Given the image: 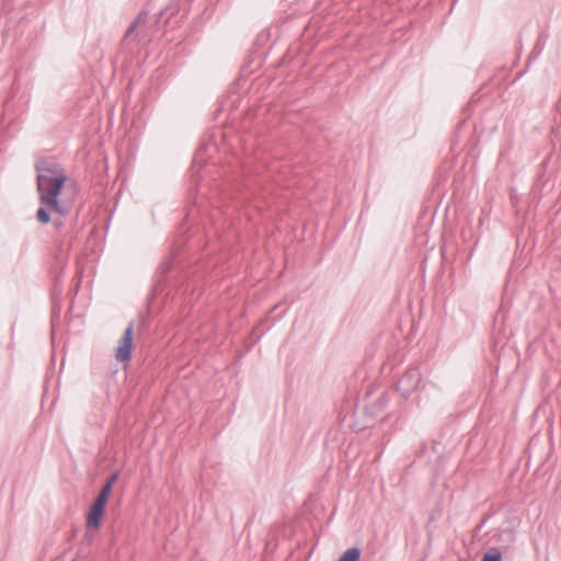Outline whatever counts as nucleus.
<instances>
[{
  "mask_svg": "<svg viewBox=\"0 0 561 561\" xmlns=\"http://www.w3.org/2000/svg\"><path fill=\"white\" fill-rule=\"evenodd\" d=\"M148 13L142 11L138 14L136 20L127 28L125 36L130 37L135 34L136 37L145 38L148 35L147 30Z\"/></svg>",
  "mask_w": 561,
  "mask_h": 561,
  "instance_id": "39448f33",
  "label": "nucleus"
},
{
  "mask_svg": "<svg viewBox=\"0 0 561 561\" xmlns=\"http://www.w3.org/2000/svg\"><path fill=\"white\" fill-rule=\"evenodd\" d=\"M54 225L57 227V228H60L62 226V220L61 219H54Z\"/></svg>",
  "mask_w": 561,
  "mask_h": 561,
  "instance_id": "1a4fd4ad",
  "label": "nucleus"
},
{
  "mask_svg": "<svg viewBox=\"0 0 561 561\" xmlns=\"http://www.w3.org/2000/svg\"><path fill=\"white\" fill-rule=\"evenodd\" d=\"M118 474L112 473L105 481L104 485L102 486L101 491H105V494L110 495L112 491L113 484L116 482Z\"/></svg>",
  "mask_w": 561,
  "mask_h": 561,
  "instance_id": "6e6552de",
  "label": "nucleus"
},
{
  "mask_svg": "<svg viewBox=\"0 0 561 561\" xmlns=\"http://www.w3.org/2000/svg\"><path fill=\"white\" fill-rule=\"evenodd\" d=\"M380 400L382 401V405H386V403H387V401H388V397H387V394H382V396L380 397Z\"/></svg>",
  "mask_w": 561,
  "mask_h": 561,
  "instance_id": "9d476101",
  "label": "nucleus"
},
{
  "mask_svg": "<svg viewBox=\"0 0 561 561\" xmlns=\"http://www.w3.org/2000/svg\"><path fill=\"white\" fill-rule=\"evenodd\" d=\"M108 496L105 491H100L88 513L87 524L89 527L99 528Z\"/></svg>",
  "mask_w": 561,
  "mask_h": 561,
  "instance_id": "7ed1b4c3",
  "label": "nucleus"
},
{
  "mask_svg": "<svg viewBox=\"0 0 561 561\" xmlns=\"http://www.w3.org/2000/svg\"><path fill=\"white\" fill-rule=\"evenodd\" d=\"M134 324L129 323L119 341V346L116 350L115 357L118 362H126L130 358V351L133 346Z\"/></svg>",
  "mask_w": 561,
  "mask_h": 561,
  "instance_id": "20e7f679",
  "label": "nucleus"
},
{
  "mask_svg": "<svg viewBox=\"0 0 561 561\" xmlns=\"http://www.w3.org/2000/svg\"><path fill=\"white\" fill-rule=\"evenodd\" d=\"M481 561H502V552L497 548H491L484 553Z\"/></svg>",
  "mask_w": 561,
  "mask_h": 561,
  "instance_id": "0eeeda50",
  "label": "nucleus"
},
{
  "mask_svg": "<svg viewBox=\"0 0 561 561\" xmlns=\"http://www.w3.org/2000/svg\"><path fill=\"white\" fill-rule=\"evenodd\" d=\"M360 549L358 547H352L345 550L337 561H359Z\"/></svg>",
  "mask_w": 561,
  "mask_h": 561,
  "instance_id": "423d86ee",
  "label": "nucleus"
},
{
  "mask_svg": "<svg viewBox=\"0 0 561 561\" xmlns=\"http://www.w3.org/2000/svg\"><path fill=\"white\" fill-rule=\"evenodd\" d=\"M422 380V374L419 368L408 369L398 381V390L403 397H409L415 390Z\"/></svg>",
  "mask_w": 561,
  "mask_h": 561,
  "instance_id": "f03ea898",
  "label": "nucleus"
},
{
  "mask_svg": "<svg viewBox=\"0 0 561 561\" xmlns=\"http://www.w3.org/2000/svg\"><path fill=\"white\" fill-rule=\"evenodd\" d=\"M35 170L37 172V191L42 204L36 217L41 224H48L50 215L47 208L60 216H65L69 211L68 207L58 199V195L65 186L68 176L59 163L49 160L36 161Z\"/></svg>",
  "mask_w": 561,
  "mask_h": 561,
  "instance_id": "f257e3e1",
  "label": "nucleus"
}]
</instances>
